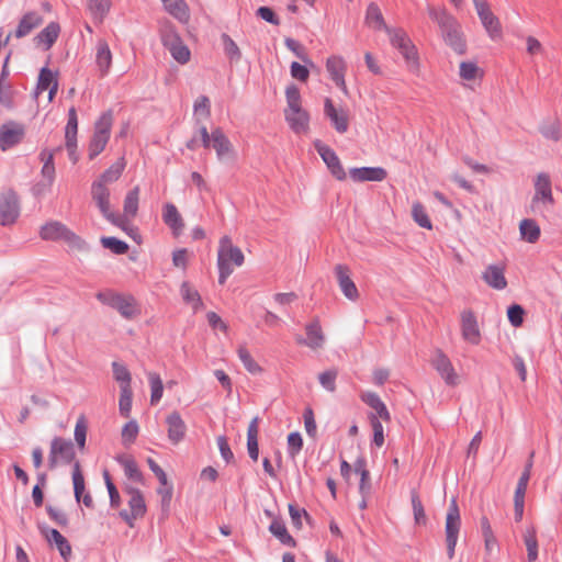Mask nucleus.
Here are the masks:
<instances>
[{
    "label": "nucleus",
    "mask_w": 562,
    "mask_h": 562,
    "mask_svg": "<svg viewBox=\"0 0 562 562\" xmlns=\"http://www.w3.org/2000/svg\"><path fill=\"white\" fill-rule=\"evenodd\" d=\"M211 147L216 151L218 160L233 159L236 156L233 144L221 128L213 130Z\"/></svg>",
    "instance_id": "obj_26"
},
{
    "label": "nucleus",
    "mask_w": 562,
    "mask_h": 562,
    "mask_svg": "<svg viewBox=\"0 0 562 562\" xmlns=\"http://www.w3.org/2000/svg\"><path fill=\"white\" fill-rule=\"evenodd\" d=\"M222 42L224 46V52L227 55V57L231 60H239L241 54L237 44L227 34L222 35Z\"/></svg>",
    "instance_id": "obj_61"
},
{
    "label": "nucleus",
    "mask_w": 562,
    "mask_h": 562,
    "mask_svg": "<svg viewBox=\"0 0 562 562\" xmlns=\"http://www.w3.org/2000/svg\"><path fill=\"white\" fill-rule=\"evenodd\" d=\"M124 492L130 496V510H121V518L130 526L134 527V521L145 516L147 507L142 492L133 486H125Z\"/></svg>",
    "instance_id": "obj_9"
},
{
    "label": "nucleus",
    "mask_w": 562,
    "mask_h": 562,
    "mask_svg": "<svg viewBox=\"0 0 562 562\" xmlns=\"http://www.w3.org/2000/svg\"><path fill=\"white\" fill-rule=\"evenodd\" d=\"M87 7L93 19L102 22L111 10L112 0H87Z\"/></svg>",
    "instance_id": "obj_44"
},
{
    "label": "nucleus",
    "mask_w": 562,
    "mask_h": 562,
    "mask_svg": "<svg viewBox=\"0 0 562 562\" xmlns=\"http://www.w3.org/2000/svg\"><path fill=\"white\" fill-rule=\"evenodd\" d=\"M411 501L415 524L425 526L427 522V516L424 509V505L416 490L411 491Z\"/></svg>",
    "instance_id": "obj_49"
},
{
    "label": "nucleus",
    "mask_w": 562,
    "mask_h": 562,
    "mask_svg": "<svg viewBox=\"0 0 562 562\" xmlns=\"http://www.w3.org/2000/svg\"><path fill=\"white\" fill-rule=\"evenodd\" d=\"M361 400L374 409V415L381 418V420L389 423L391 420L390 413L385 404L381 401L379 395L373 392H364L361 394Z\"/></svg>",
    "instance_id": "obj_36"
},
{
    "label": "nucleus",
    "mask_w": 562,
    "mask_h": 562,
    "mask_svg": "<svg viewBox=\"0 0 562 562\" xmlns=\"http://www.w3.org/2000/svg\"><path fill=\"white\" fill-rule=\"evenodd\" d=\"M138 201H139V187L133 188L131 191L127 192L125 199H124V217L125 218H132L136 215L138 210Z\"/></svg>",
    "instance_id": "obj_46"
},
{
    "label": "nucleus",
    "mask_w": 562,
    "mask_h": 562,
    "mask_svg": "<svg viewBox=\"0 0 562 562\" xmlns=\"http://www.w3.org/2000/svg\"><path fill=\"white\" fill-rule=\"evenodd\" d=\"M412 217L418 226L426 229H432V223L427 214V211L425 206L418 201H415L412 204Z\"/></svg>",
    "instance_id": "obj_48"
},
{
    "label": "nucleus",
    "mask_w": 562,
    "mask_h": 562,
    "mask_svg": "<svg viewBox=\"0 0 562 562\" xmlns=\"http://www.w3.org/2000/svg\"><path fill=\"white\" fill-rule=\"evenodd\" d=\"M98 300L116 310L124 318L132 319L140 314V308L132 295L114 292L99 293Z\"/></svg>",
    "instance_id": "obj_4"
},
{
    "label": "nucleus",
    "mask_w": 562,
    "mask_h": 562,
    "mask_svg": "<svg viewBox=\"0 0 562 562\" xmlns=\"http://www.w3.org/2000/svg\"><path fill=\"white\" fill-rule=\"evenodd\" d=\"M168 439L172 445L180 443L187 434V425L178 412L166 417Z\"/></svg>",
    "instance_id": "obj_24"
},
{
    "label": "nucleus",
    "mask_w": 562,
    "mask_h": 562,
    "mask_svg": "<svg viewBox=\"0 0 562 562\" xmlns=\"http://www.w3.org/2000/svg\"><path fill=\"white\" fill-rule=\"evenodd\" d=\"M40 236L44 240L58 241L63 240L72 248L80 249L83 247V240L74 232L68 229L60 222H48L41 227Z\"/></svg>",
    "instance_id": "obj_6"
},
{
    "label": "nucleus",
    "mask_w": 562,
    "mask_h": 562,
    "mask_svg": "<svg viewBox=\"0 0 562 562\" xmlns=\"http://www.w3.org/2000/svg\"><path fill=\"white\" fill-rule=\"evenodd\" d=\"M308 67H311L310 65H301L296 61H293L290 66V74L292 76V78L299 80V81H302V82H306L308 77H310V69Z\"/></svg>",
    "instance_id": "obj_64"
},
{
    "label": "nucleus",
    "mask_w": 562,
    "mask_h": 562,
    "mask_svg": "<svg viewBox=\"0 0 562 562\" xmlns=\"http://www.w3.org/2000/svg\"><path fill=\"white\" fill-rule=\"evenodd\" d=\"M475 11L481 23L492 40L502 37V25L498 18L492 12L486 0H473Z\"/></svg>",
    "instance_id": "obj_12"
},
{
    "label": "nucleus",
    "mask_w": 562,
    "mask_h": 562,
    "mask_svg": "<svg viewBox=\"0 0 562 562\" xmlns=\"http://www.w3.org/2000/svg\"><path fill=\"white\" fill-rule=\"evenodd\" d=\"M43 23V18L40 13L31 11L25 13L19 21L18 27L13 35L16 38H22L29 35L32 31L37 29Z\"/></svg>",
    "instance_id": "obj_32"
},
{
    "label": "nucleus",
    "mask_w": 562,
    "mask_h": 562,
    "mask_svg": "<svg viewBox=\"0 0 562 562\" xmlns=\"http://www.w3.org/2000/svg\"><path fill=\"white\" fill-rule=\"evenodd\" d=\"M369 419L373 430V442L376 447H382L384 445V429L380 420L381 418L371 414Z\"/></svg>",
    "instance_id": "obj_58"
},
{
    "label": "nucleus",
    "mask_w": 562,
    "mask_h": 562,
    "mask_svg": "<svg viewBox=\"0 0 562 562\" xmlns=\"http://www.w3.org/2000/svg\"><path fill=\"white\" fill-rule=\"evenodd\" d=\"M121 464L123 465L125 475L136 482V483H143V474L139 471L137 463L132 458H125L121 461Z\"/></svg>",
    "instance_id": "obj_57"
},
{
    "label": "nucleus",
    "mask_w": 562,
    "mask_h": 562,
    "mask_svg": "<svg viewBox=\"0 0 562 562\" xmlns=\"http://www.w3.org/2000/svg\"><path fill=\"white\" fill-rule=\"evenodd\" d=\"M59 24L56 22H50L34 37V43L37 47L47 50L56 42V40L59 36Z\"/></svg>",
    "instance_id": "obj_34"
},
{
    "label": "nucleus",
    "mask_w": 562,
    "mask_h": 562,
    "mask_svg": "<svg viewBox=\"0 0 562 562\" xmlns=\"http://www.w3.org/2000/svg\"><path fill=\"white\" fill-rule=\"evenodd\" d=\"M25 136L23 124L9 121L0 126V148L5 151L19 145Z\"/></svg>",
    "instance_id": "obj_14"
},
{
    "label": "nucleus",
    "mask_w": 562,
    "mask_h": 562,
    "mask_svg": "<svg viewBox=\"0 0 562 562\" xmlns=\"http://www.w3.org/2000/svg\"><path fill=\"white\" fill-rule=\"evenodd\" d=\"M539 131L544 138L552 142H559L562 136L561 123L558 119L542 122Z\"/></svg>",
    "instance_id": "obj_41"
},
{
    "label": "nucleus",
    "mask_w": 562,
    "mask_h": 562,
    "mask_svg": "<svg viewBox=\"0 0 562 562\" xmlns=\"http://www.w3.org/2000/svg\"><path fill=\"white\" fill-rule=\"evenodd\" d=\"M87 430L88 426L86 418L80 416L75 426V440L81 449H83L86 445Z\"/></svg>",
    "instance_id": "obj_63"
},
{
    "label": "nucleus",
    "mask_w": 562,
    "mask_h": 562,
    "mask_svg": "<svg viewBox=\"0 0 562 562\" xmlns=\"http://www.w3.org/2000/svg\"><path fill=\"white\" fill-rule=\"evenodd\" d=\"M285 99L284 117L290 128L295 134H307L310 131V114L302 106L301 93L295 85L286 87Z\"/></svg>",
    "instance_id": "obj_2"
},
{
    "label": "nucleus",
    "mask_w": 562,
    "mask_h": 562,
    "mask_svg": "<svg viewBox=\"0 0 562 562\" xmlns=\"http://www.w3.org/2000/svg\"><path fill=\"white\" fill-rule=\"evenodd\" d=\"M432 366L448 385L454 386L459 383V375L456 372L450 359L441 351H438L432 359Z\"/></svg>",
    "instance_id": "obj_22"
},
{
    "label": "nucleus",
    "mask_w": 562,
    "mask_h": 562,
    "mask_svg": "<svg viewBox=\"0 0 562 562\" xmlns=\"http://www.w3.org/2000/svg\"><path fill=\"white\" fill-rule=\"evenodd\" d=\"M72 483H74V492L75 497L77 502H82L85 506L92 507L93 506V499L89 493H86L83 495L86 485H85V477L80 469L79 462H76L74 464L72 469Z\"/></svg>",
    "instance_id": "obj_31"
},
{
    "label": "nucleus",
    "mask_w": 562,
    "mask_h": 562,
    "mask_svg": "<svg viewBox=\"0 0 562 562\" xmlns=\"http://www.w3.org/2000/svg\"><path fill=\"white\" fill-rule=\"evenodd\" d=\"M461 336L470 345L477 346L482 340L481 329L472 310H463L460 314Z\"/></svg>",
    "instance_id": "obj_13"
},
{
    "label": "nucleus",
    "mask_w": 562,
    "mask_h": 562,
    "mask_svg": "<svg viewBox=\"0 0 562 562\" xmlns=\"http://www.w3.org/2000/svg\"><path fill=\"white\" fill-rule=\"evenodd\" d=\"M482 279L492 289L504 290L507 286L505 266L488 265L482 273Z\"/></svg>",
    "instance_id": "obj_27"
},
{
    "label": "nucleus",
    "mask_w": 562,
    "mask_h": 562,
    "mask_svg": "<svg viewBox=\"0 0 562 562\" xmlns=\"http://www.w3.org/2000/svg\"><path fill=\"white\" fill-rule=\"evenodd\" d=\"M520 236L528 243H536L540 237V227L533 220H522L519 224Z\"/></svg>",
    "instance_id": "obj_43"
},
{
    "label": "nucleus",
    "mask_w": 562,
    "mask_h": 562,
    "mask_svg": "<svg viewBox=\"0 0 562 562\" xmlns=\"http://www.w3.org/2000/svg\"><path fill=\"white\" fill-rule=\"evenodd\" d=\"M164 222L173 231L175 234H179L183 228V221L178 212L177 207L171 204L167 203L164 207L162 213Z\"/></svg>",
    "instance_id": "obj_37"
},
{
    "label": "nucleus",
    "mask_w": 562,
    "mask_h": 562,
    "mask_svg": "<svg viewBox=\"0 0 562 562\" xmlns=\"http://www.w3.org/2000/svg\"><path fill=\"white\" fill-rule=\"evenodd\" d=\"M180 293L183 301L189 304L193 311H198L203 307V302L198 290H195L189 282H182L180 286Z\"/></svg>",
    "instance_id": "obj_39"
},
{
    "label": "nucleus",
    "mask_w": 562,
    "mask_h": 562,
    "mask_svg": "<svg viewBox=\"0 0 562 562\" xmlns=\"http://www.w3.org/2000/svg\"><path fill=\"white\" fill-rule=\"evenodd\" d=\"M367 24L374 30H389L384 23L382 12L375 3H370L366 13Z\"/></svg>",
    "instance_id": "obj_45"
},
{
    "label": "nucleus",
    "mask_w": 562,
    "mask_h": 562,
    "mask_svg": "<svg viewBox=\"0 0 562 562\" xmlns=\"http://www.w3.org/2000/svg\"><path fill=\"white\" fill-rule=\"evenodd\" d=\"M139 431L138 424L135 420H130L122 428V441L124 445H131L135 441Z\"/></svg>",
    "instance_id": "obj_60"
},
{
    "label": "nucleus",
    "mask_w": 562,
    "mask_h": 562,
    "mask_svg": "<svg viewBox=\"0 0 562 562\" xmlns=\"http://www.w3.org/2000/svg\"><path fill=\"white\" fill-rule=\"evenodd\" d=\"M75 458L74 446L63 438H54L50 445L49 465L54 468L59 462L69 463Z\"/></svg>",
    "instance_id": "obj_17"
},
{
    "label": "nucleus",
    "mask_w": 562,
    "mask_h": 562,
    "mask_svg": "<svg viewBox=\"0 0 562 562\" xmlns=\"http://www.w3.org/2000/svg\"><path fill=\"white\" fill-rule=\"evenodd\" d=\"M316 149L331 175L339 181L345 180L346 171L336 153L330 147L323 144H316Z\"/></svg>",
    "instance_id": "obj_20"
},
{
    "label": "nucleus",
    "mask_w": 562,
    "mask_h": 562,
    "mask_svg": "<svg viewBox=\"0 0 562 562\" xmlns=\"http://www.w3.org/2000/svg\"><path fill=\"white\" fill-rule=\"evenodd\" d=\"M484 71L474 61H462L459 66V76L468 82H475L483 78Z\"/></svg>",
    "instance_id": "obj_38"
},
{
    "label": "nucleus",
    "mask_w": 562,
    "mask_h": 562,
    "mask_svg": "<svg viewBox=\"0 0 562 562\" xmlns=\"http://www.w3.org/2000/svg\"><path fill=\"white\" fill-rule=\"evenodd\" d=\"M284 45L289 50H291L297 58H300L304 64L310 65L311 67H314V63L308 57V54L305 49V47L299 43L297 41L286 37L284 40Z\"/></svg>",
    "instance_id": "obj_53"
},
{
    "label": "nucleus",
    "mask_w": 562,
    "mask_h": 562,
    "mask_svg": "<svg viewBox=\"0 0 562 562\" xmlns=\"http://www.w3.org/2000/svg\"><path fill=\"white\" fill-rule=\"evenodd\" d=\"M387 32L392 45L401 52L403 57L406 59L408 67L412 70H417L419 66L417 50L407 34L402 30H387Z\"/></svg>",
    "instance_id": "obj_10"
},
{
    "label": "nucleus",
    "mask_w": 562,
    "mask_h": 562,
    "mask_svg": "<svg viewBox=\"0 0 562 562\" xmlns=\"http://www.w3.org/2000/svg\"><path fill=\"white\" fill-rule=\"evenodd\" d=\"M58 89V82L53 74V71L48 68H43L38 76V82L36 87V95L38 97L44 91H48L47 101L52 102L55 98V94Z\"/></svg>",
    "instance_id": "obj_30"
},
{
    "label": "nucleus",
    "mask_w": 562,
    "mask_h": 562,
    "mask_svg": "<svg viewBox=\"0 0 562 562\" xmlns=\"http://www.w3.org/2000/svg\"><path fill=\"white\" fill-rule=\"evenodd\" d=\"M533 203H542L544 205L553 204L551 180L547 173H538L535 179Z\"/></svg>",
    "instance_id": "obj_25"
},
{
    "label": "nucleus",
    "mask_w": 562,
    "mask_h": 562,
    "mask_svg": "<svg viewBox=\"0 0 562 562\" xmlns=\"http://www.w3.org/2000/svg\"><path fill=\"white\" fill-rule=\"evenodd\" d=\"M20 214L18 196L10 191L0 198V224L10 225L15 222Z\"/></svg>",
    "instance_id": "obj_18"
},
{
    "label": "nucleus",
    "mask_w": 562,
    "mask_h": 562,
    "mask_svg": "<svg viewBox=\"0 0 562 562\" xmlns=\"http://www.w3.org/2000/svg\"><path fill=\"white\" fill-rule=\"evenodd\" d=\"M161 42L179 64L183 65L190 60L191 53L189 47L172 26H166L161 31Z\"/></svg>",
    "instance_id": "obj_8"
},
{
    "label": "nucleus",
    "mask_w": 562,
    "mask_h": 562,
    "mask_svg": "<svg viewBox=\"0 0 562 562\" xmlns=\"http://www.w3.org/2000/svg\"><path fill=\"white\" fill-rule=\"evenodd\" d=\"M324 114L330 121L336 132L344 134L348 131V111L342 108H336L330 98H325L324 100Z\"/></svg>",
    "instance_id": "obj_15"
},
{
    "label": "nucleus",
    "mask_w": 562,
    "mask_h": 562,
    "mask_svg": "<svg viewBox=\"0 0 562 562\" xmlns=\"http://www.w3.org/2000/svg\"><path fill=\"white\" fill-rule=\"evenodd\" d=\"M94 64L100 77L109 75L112 64L113 54L108 42L103 38L99 40L94 47Z\"/></svg>",
    "instance_id": "obj_19"
},
{
    "label": "nucleus",
    "mask_w": 562,
    "mask_h": 562,
    "mask_svg": "<svg viewBox=\"0 0 562 562\" xmlns=\"http://www.w3.org/2000/svg\"><path fill=\"white\" fill-rule=\"evenodd\" d=\"M524 542L527 549L528 562H536L538 559V541L535 527H529L524 532Z\"/></svg>",
    "instance_id": "obj_42"
},
{
    "label": "nucleus",
    "mask_w": 562,
    "mask_h": 562,
    "mask_svg": "<svg viewBox=\"0 0 562 562\" xmlns=\"http://www.w3.org/2000/svg\"><path fill=\"white\" fill-rule=\"evenodd\" d=\"M349 177L355 182H381L386 179L387 171L382 167H358L349 170Z\"/></svg>",
    "instance_id": "obj_23"
},
{
    "label": "nucleus",
    "mask_w": 562,
    "mask_h": 562,
    "mask_svg": "<svg viewBox=\"0 0 562 562\" xmlns=\"http://www.w3.org/2000/svg\"><path fill=\"white\" fill-rule=\"evenodd\" d=\"M238 358L244 364L245 369L251 374H260L262 373V368L259 363L252 358L250 352L245 347H239L237 350Z\"/></svg>",
    "instance_id": "obj_51"
},
{
    "label": "nucleus",
    "mask_w": 562,
    "mask_h": 562,
    "mask_svg": "<svg viewBox=\"0 0 562 562\" xmlns=\"http://www.w3.org/2000/svg\"><path fill=\"white\" fill-rule=\"evenodd\" d=\"M481 529L484 538L485 550L487 553H492L494 549L497 547V540L492 530L490 520L485 516L481 518Z\"/></svg>",
    "instance_id": "obj_50"
},
{
    "label": "nucleus",
    "mask_w": 562,
    "mask_h": 562,
    "mask_svg": "<svg viewBox=\"0 0 562 562\" xmlns=\"http://www.w3.org/2000/svg\"><path fill=\"white\" fill-rule=\"evenodd\" d=\"M461 527L460 512L456 498H452L446 516V543L449 559L454 557L458 537Z\"/></svg>",
    "instance_id": "obj_7"
},
{
    "label": "nucleus",
    "mask_w": 562,
    "mask_h": 562,
    "mask_svg": "<svg viewBox=\"0 0 562 562\" xmlns=\"http://www.w3.org/2000/svg\"><path fill=\"white\" fill-rule=\"evenodd\" d=\"M355 470L360 474L359 492L361 495H368L371 488L370 472L366 469V462L359 459L355 463Z\"/></svg>",
    "instance_id": "obj_52"
},
{
    "label": "nucleus",
    "mask_w": 562,
    "mask_h": 562,
    "mask_svg": "<svg viewBox=\"0 0 562 562\" xmlns=\"http://www.w3.org/2000/svg\"><path fill=\"white\" fill-rule=\"evenodd\" d=\"M124 168L125 161L119 159L91 184V199L94 204L109 222L122 228L124 227L125 220L115 215L111 210L110 186L120 179Z\"/></svg>",
    "instance_id": "obj_1"
},
{
    "label": "nucleus",
    "mask_w": 562,
    "mask_h": 562,
    "mask_svg": "<svg viewBox=\"0 0 562 562\" xmlns=\"http://www.w3.org/2000/svg\"><path fill=\"white\" fill-rule=\"evenodd\" d=\"M445 42L457 53L463 54L465 52V41L463 37V33L461 32V27L456 20H453V25L446 26L441 31Z\"/></svg>",
    "instance_id": "obj_29"
},
{
    "label": "nucleus",
    "mask_w": 562,
    "mask_h": 562,
    "mask_svg": "<svg viewBox=\"0 0 562 562\" xmlns=\"http://www.w3.org/2000/svg\"><path fill=\"white\" fill-rule=\"evenodd\" d=\"M45 539L50 546H55L60 555L68 560L71 557V547L68 540L56 529L46 528L42 530Z\"/></svg>",
    "instance_id": "obj_33"
},
{
    "label": "nucleus",
    "mask_w": 562,
    "mask_h": 562,
    "mask_svg": "<svg viewBox=\"0 0 562 562\" xmlns=\"http://www.w3.org/2000/svg\"><path fill=\"white\" fill-rule=\"evenodd\" d=\"M335 276L338 282V285L344 293V295L350 300L356 301L359 297V291L355 284V282L350 278V270L345 265L335 266Z\"/></svg>",
    "instance_id": "obj_21"
},
{
    "label": "nucleus",
    "mask_w": 562,
    "mask_h": 562,
    "mask_svg": "<svg viewBox=\"0 0 562 562\" xmlns=\"http://www.w3.org/2000/svg\"><path fill=\"white\" fill-rule=\"evenodd\" d=\"M78 131V119L76 109L71 108L68 112V122L65 131L66 147H72L76 145Z\"/></svg>",
    "instance_id": "obj_47"
},
{
    "label": "nucleus",
    "mask_w": 562,
    "mask_h": 562,
    "mask_svg": "<svg viewBox=\"0 0 562 562\" xmlns=\"http://www.w3.org/2000/svg\"><path fill=\"white\" fill-rule=\"evenodd\" d=\"M245 257L240 248L234 246L231 237L223 236L220 239L217 250L218 282L224 284L233 273L235 267L243 266Z\"/></svg>",
    "instance_id": "obj_3"
},
{
    "label": "nucleus",
    "mask_w": 562,
    "mask_h": 562,
    "mask_svg": "<svg viewBox=\"0 0 562 562\" xmlns=\"http://www.w3.org/2000/svg\"><path fill=\"white\" fill-rule=\"evenodd\" d=\"M112 370H113V378L120 385V391L123 390H132L131 382L132 376L128 369L120 363V362H112Z\"/></svg>",
    "instance_id": "obj_40"
},
{
    "label": "nucleus",
    "mask_w": 562,
    "mask_h": 562,
    "mask_svg": "<svg viewBox=\"0 0 562 562\" xmlns=\"http://www.w3.org/2000/svg\"><path fill=\"white\" fill-rule=\"evenodd\" d=\"M271 533L277 537L282 543L294 546L293 538L289 535L284 524L280 520H273L269 527Z\"/></svg>",
    "instance_id": "obj_56"
},
{
    "label": "nucleus",
    "mask_w": 562,
    "mask_h": 562,
    "mask_svg": "<svg viewBox=\"0 0 562 562\" xmlns=\"http://www.w3.org/2000/svg\"><path fill=\"white\" fill-rule=\"evenodd\" d=\"M132 398H133L132 390L120 391L119 411H120V414L125 418L130 417V415H131Z\"/></svg>",
    "instance_id": "obj_59"
},
{
    "label": "nucleus",
    "mask_w": 562,
    "mask_h": 562,
    "mask_svg": "<svg viewBox=\"0 0 562 562\" xmlns=\"http://www.w3.org/2000/svg\"><path fill=\"white\" fill-rule=\"evenodd\" d=\"M326 70L335 85L342 91L345 95H348L349 91L345 80L347 70L345 59L337 55L329 56L326 59Z\"/></svg>",
    "instance_id": "obj_16"
},
{
    "label": "nucleus",
    "mask_w": 562,
    "mask_h": 562,
    "mask_svg": "<svg viewBox=\"0 0 562 562\" xmlns=\"http://www.w3.org/2000/svg\"><path fill=\"white\" fill-rule=\"evenodd\" d=\"M147 376L151 390L150 403L154 405L157 404L162 397L164 384L161 378L156 372H149Z\"/></svg>",
    "instance_id": "obj_54"
},
{
    "label": "nucleus",
    "mask_w": 562,
    "mask_h": 562,
    "mask_svg": "<svg viewBox=\"0 0 562 562\" xmlns=\"http://www.w3.org/2000/svg\"><path fill=\"white\" fill-rule=\"evenodd\" d=\"M40 158L43 161V167L41 170L42 180L33 187V193L36 196L44 195L49 191L55 181L56 173L54 165V153L52 150H42Z\"/></svg>",
    "instance_id": "obj_11"
},
{
    "label": "nucleus",
    "mask_w": 562,
    "mask_h": 562,
    "mask_svg": "<svg viewBox=\"0 0 562 562\" xmlns=\"http://www.w3.org/2000/svg\"><path fill=\"white\" fill-rule=\"evenodd\" d=\"M165 10L180 23L187 24L190 21V9L184 0H161Z\"/></svg>",
    "instance_id": "obj_35"
},
{
    "label": "nucleus",
    "mask_w": 562,
    "mask_h": 562,
    "mask_svg": "<svg viewBox=\"0 0 562 562\" xmlns=\"http://www.w3.org/2000/svg\"><path fill=\"white\" fill-rule=\"evenodd\" d=\"M428 14L429 16L439 24L441 31L446 26L453 25V18L447 13L443 9H437L435 7L429 5L428 7Z\"/></svg>",
    "instance_id": "obj_55"
},
{
    "label": "nucleus",
    "mask_w": 562,
    "mask_h": 562,
    "mask_svg": "<svg viewBox=\"0 0 562 562\" xmlns=\"http://www.w3.org/2000/svg\"><path fill=\"white\" fill-rule=\"evenodd\" d=\"M101 243L105 248L112 250L117 255H123L128 250V245L125 241L120 240L115 237H103L101 239Z\"/></svg>",
    "instance_id": "obj_62"
},
{
    "label": "nucleus",
    "mask_w": 562,
    "mask_h": 562,
    "mask_svg": "<svg viewBox=\"0 0 562 562\" xmlns=\"http://www.w3.org/2000/svg\"><path fill=\"white\" fill-rule=\"evenodd\" d=\"M113 124V115L111 111H106L94 123L93 136L89 145V158L93 159L105 148L111 134Z\"/></svg>",
    "instance_id": "obj_5"
},
{
    "label": "nucleus",
    "mask_w": 562,
    "mask_h": 562,
    "mask_svg": "<svg viewBox=\"0 0 562 562\" xmlns=\"http://www.w3.org/2000/svg\"><path fill=\"white\" fill-rule=\"evenodd\" d=\"M306 339H297V342H304L308 348L317 350L324 347L325 335L323 333L319 319L315 318L305 326Z\"/></svg>",
    "instance_id": "obj_28"
}]
</instances>
